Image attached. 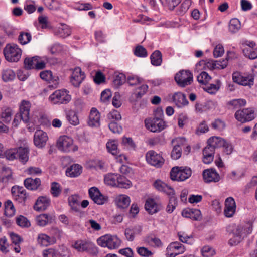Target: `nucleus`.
Segmentation results:
<instances>
[{
  "mask_svg": "<svg viewBox=\"0 0 257 257\" xmlns=\"http://www.w3.org/2000/svg\"><path fill=\"white\" fill-rule=\"evenodd\" d=\"M253 228L252 223L247 222L242 224H231L227 227V231L229 235L239 236L243 237L244 234H250Z\"/></svg>",
  "mask_w": 257,
  "mask_h": 257,
  "instance_id": "obj_1",
  "label": "nucleus"
},
{
  "mask_svg": "<svg viewBox=\"0 0 257 257\" xmlns=\"http://www.w3.org/2000/svg\"><path fill=\"white\" fill-rule=\"evenodd\" d=\"M6 59L9 62H18L21 57L22 50L16 44H7L4 49Z\"/></svg>",
  "mask_w": 257,
  "mask_h": 257,
  "instance_id": "obj_2",
  "label": "nucleus"
},
{
  "mask_svg": "<svg viewBox=\"0 0 257 257\" xmlns=\"http://www.w3.org/2000/svg\"><path fill=\"white\" fill-rule=\"evenodd\" d=\"M192 174V170L187 167H174L170 172V178L172 180L183 181L189 178Z\"/></svg>",
  "mask_w": 257,
  "mask_h": 257,
  "instance_id": "obj_3",
  "label": "nucleus"
},
{
  "mask_svg": "<svg viewBox=\"0 0 257 257\" xmlns=\"http://www.w3.org/2000/svg\"><path fill=\"white\" fill-rule=\"evenodd\" d=\"M71 99L69 91L65 89L57 90L49 97V101L54 104H67Z\"/></svg>",
  "mask_w": 257,
  "mask_h": 257,
  "instance_id": "obj_4",
  "label": "nucleus"
},
{
  "mask_svg": "<svg viewBox=\"0 0 257 257\" xmlns=\"http://www.w3.org/2000/svg\"><path fill=\"white\" fill-rule=\"evenodd\" d=\"M121 240L116 236L105 235L97 239V243L101 246L107 247L110 249L118 248L121 244Z\"/></svg>",
  "mask_w": 257,
  "mask_h": 257,
  "instance_id": "obj_5",
  "label": "nucleus"
},
{
  "mask_svg": "<svg viewBox=\"0 0 257 257\" xmlns=\"http://www.w3.org/2000/svg\"><path fill=\"white\" fill-rule=\"evenodd\" d=\"M58 149L64 152H75L78 150V147L73 144V139L67 136H61L57 141Z\"/></svg>",
  "mask_w": 257,
  "mask_h": 257,
  "instance_id": "obj_6",
  "label": "nucleus"
},
{
  "mask_svg": "<svg viewBox=\"0 0 257 257\" xmlns=\"http://www.w3.org/2000/svg\"><path fill=\"white\" fill-rule=\"evenodd\" d=\"M227 65V60H223L222 61H208L206 62L205 61L202 60L200 61L196 65V70L197 71L206 69L207 68L209 69H223Z\"/></svg>",
  "mask_w": 257,
  "mask_h": 257,
  "instance_id": "obj_7",
  "label": "nucleus"
},
{
  "mask_svg": "<svg viewBox=\"0 0 257 257\" xmlns=\"http://www.w3.org/2000/svg\"><path fill=\"white\" fill-rule=\"evenodd\" d=\"M145 126L147 130L153 133L162 131L166 127L165 122L161 118L155 117L145 120Z\"/></svg>",
  "mask_w": 257,
  "mask_h": 257,
  "instance_id": "obj_8",
  "label": "nucleus"
},
{
  "mask_svg": "<svg viewBox=\"0 0 257 257\" xmlns=\"http://www.w3.org/2000/svg\"><path fill=\"white\" fill-rule=\"evenodd\" d=\"M175 80L179 86L184 87L191 83L193 75L189 71L181 70L176 74Z\"/></svg>",
  "mask_w": 257,
  "mask_h": 257,
  "instance_id": "obj_9",
  "label": "nucleus"
},
{
  "mask_svg": "<svg viewBox=\"0 0 257 257\" xmlns=\"http://www.w3.org/2000/svg\"><path fill=\"white\" fill-rule=\"evenodd\" d=\"M186 249L185 246L178 241L170 243L166 249V257H175L184 253Z\"/></svg>",
  "mask_w": 257,
  "mask_h": 257,
  "instance_id": "obj_10",
  "label": "nucleus"
},
{
  "mask_svg": "<svg viewBox=\"0 0 257 257\" xmlns=\"http://www.w3.org/2000/svg\"><path fill=\"white\" fill-rule=\"evenodd\" d=\"M146 159L149 164L158 168L161 167L164 163V159L162 155L153 150L147 152Z\"/></svg>",
  "mask_w": 257,
  "mask_h": 257,
  "instance_id": "obj_11",
  "label": "nucleus"
},
{
  "mask_svg": "<svg viewBox=\"0 0 257 257\" xmlns=\"http://www.w3.org/2000/svg\"><path fill=\"white\" fill-rule=\"evenodd\" d=\"M72 247L79 252L87 251L90 253H93L95 249V244L90 241L79 240L76 241Z\"/></svg>",
  "mask_w": 257,
  "mask_h": 257,
  "instance_id": "obj_12",
  "label": "nucleus"
},
{
  "mask_svg": "<svg viewBox=\"0 0 257 257\" xmlns=\"http://www.w3.org/2000/svg\"><path fill=\"white\" fill-rule=\"evenodd\" d=\"M13 199L19 203H24L28 197L26 190L20 186H13L11 189Z\"/></svg>",
  "mask_w": 257,
  "mask_h": 257,
  "instance_id": "obj_13",
  "label": "nucleus"
},
{
  "mask_svg": "<svg viewBox=\"0 0 257 257\" xmlns=\"http://www.w3.org/2000/svg\"><path fill=\"white\" fill-rule=\"evenodd\" d=\"M236 204L234 199L232 197L227 198L224 202V214L225 217H232L235 213Z\"/></svg>",
  "mask_w": 257,
  "mask_h": 257,
  "instance_id": "obj_14",
  "label": "nucleus"
},
{
  "mask_svg": "<svg viewBox=\"0 0 257 257\" xmlns=\"http://www.w3.org/2000/svg\"><path fill=\"white\" fill-rule=\"evenodd\" d=\"M186 142V140L183 138H178L173 140L172 142L174 144V146L171 152V157L174 160L179 159L182 154L181 146H183Z\"/></svg>",
  "mask_w": 257,
  "mask_h": 257,
  "instance_id": "obj_15",
  "label": "nucleus"
},
{
  "mask_svg": "<svg viewBox=\"0 0 257 257\" xmlns=\"http://www.w3.org/2000/svg\"><path fill=\"white\" fill-rule=\"evenodd\" d=\"M48 140V137L47 133L42 130H37L34 135V143L35 145L38 148L44 147L47 141Z\"/></svg>",
  "mask_w": 257,
  "mask_h": 257,
  "instance_id": "obj_16",
  "label": "nucleus"
},
{
  "mask_svg": "<svg viewBox=\"0 0 257 257\" xmlns=\"http://www.w3.org/2000/svg\"><path fill=\"white\" fill-rule=\"evenodd\" d=\"M203 178L205 182H218L220 177L219 174L214 169H208L203 171Z\"/></svg>",
  "mask_w": 257,
  "mask_h": 257,
  "instance_id": "obj_17",
  "label": "nucleus"
},
{
  "mask_svg": "<svg viewBox=\"0 0 257 257\" xmlns=\"http://www.w3.org/2000/svg\"><path fill=\"white\" fill-rule=\"evenodd\" d=\"M84 78V73L82 72L81 69L80 67H76L72 72L71 82L75 87H78Z\"/></svg>",
  "mask_w": 257,
  "mask_h": 257,
  "instance_id": "obj_18",
  "label": "nucleus"
},
{
  "mask_svg": "<svg viewBox=\"0 0 257 257\" xmlns=\"http://www.w3.org/2000/svg\"><path fill=\"white\" fill-rule=\"evenodd\" d=\"M233 82L243 86H251L253 84V79L243 76L239 72H234L232 74Z\"/></svg>",
  "mask_w": 257,
  "mask_h": 257,
  "instance_id": "obj_19",
  "label": "nucleus"
},
{
  "mask_svg": "<svg viewBox=\"0 0 257 257\" xmlns=\"http://www.w3.org/2000/svg\"><path fill=\"white\" fill-rule=\"evenodd\" d=\"M153 186L159 191L163 192L168 195L172 196L174 194V189L160 180H156L154 183Z\"/></svg>",
  "mask_w": 257,
  "mask_h": 257,
  "instance_id": "obj_20",
  "label": "nucleus"
},
{
  "mask_svg": "<svg viewBox=\"0 0 257 257\" xmlns=\"http://www.w3.org/2000/svg\"><path fill=\"white\" fill-rule=\"evenodd\" d=\"M170 97L178 107H184L188 103L185 95L180 92H175L171 94Z\"/></svg>",
  "mask_w": 257,
  "mask_h": 257,
  "instance_id": "obj_21",
  "label": "nucleus"
},
{
  "mask_svg": "<svg viewBox=\"0 0 257 257\" xmlns=\"http://www.w3.org/2000/svg\"><path fill=\"white\" fill-rule=\"evenodd\" d=\"M145 207L149 213L153 214L162 209V206L160 203L155 202L153 199H149L146 202Z\"/></svg>",
  "mask_w": 257,
  "mask_h": 257,
  "instance_id": "obj_22",
  "label": "nucleus"
},
{
  "mask_svg": "<svg viewBox=\"0 0 257 257\" xmlns=\"http://www.w3.org/2000/svg\"><path fill=\"white\" fill-rule=\"evenodd\" d=\"M22 143L23 144V146L17 148L19 150V151H18V158L19 159L22 163H25L29 159V149L25 140H23Z\"/></svg>",
  "mask_w": 257,
  "mask_h": 257,
  "instance_id": "obj_23",
  "label": "nucleus"
},
{
  "mask_svg": "<svg viewBox=\"0 0 257 257\" xmlns=\"http://www.w3.org/2000/svg\"><path fill=\"white\" fill-rule=\"evenodd\" d=\"M37 242L40 245L46 247L55 243L56 239L55 237H50L46 234L41 233L38 235Z\"/></svg>",
  "mask_w": 257,
  "mask_h": 257,
  "instance_id": "obj_24",
  "label": "nucleus"
},
{
  "mask_svg": "<svg viewBox=\"0 0 257 257\" xmlns=\"http://www.w3.org/2000/svg\"><path fill=\"white\" fill-rule=\"evenodd\" d=\"M81 197L78 194H74L68 198V202L71 209L74 212H79Z\"/></svg>",
  "mask_w": 257,
  "mask_h": 257,
  "instance_id": "obj_25",
  "label": "nucleus"
},
{
  "mask_svg": "<svg viewBox=\"0 0 257 257\" xmlns=\"http://www.w3.org/2000/svg\"><path fill=\"white\" fill-rule=\"evenodd\" d=\"M50 203L49 198L45 196L39 197L35 203L34 208L37 211L45 210Z\"/></svg>",
  "mask_w": 257,
  "mask_h": 257,
  "instance_id": "obj_26",
  "label": "nucleus"
},
{
  "mask_svg": "<svg viewBox=\"0 0 257 257\" xmlns=\"http://www.w3.org/2000/svg\"><path fill=\"white\" fill-rule=\"evenodd\" d=\"M215 150L208 145L203 150V162L205 164L211 163L214 159Z\"/></svg>",
  "mask_w": 257,
  "mask_h": 257,
  "instance_id": "obj_27",
  "label": "nucleus"
},
{
  "mask_svg": "<svg viewBox=\"0 0 257 257\" xmlns=\"http://www.w3.org/2000/svg\"><path fill=\"white\" fill-rule=\"evenodd\" d=\"M142 229L140 226H132L126 228L125 230V236L128 241H133L135 236L139 234Z\"/></svg>",
  "mask_w": 257,
  "mask_h": 257,
  "instance_id": "obj_28",
  "label": "nucleus"
},
{
  "mask_svg": "<svg viewBox=\"0 0 257 257\" xmlns=\"http://www.w3.org/2000/svg\"><path fill=\"white\" fill-rule=\"evenodd\" d=\"M24 183L26 188L34 190L37 189L41 185V180L37 178L35 179L28 178L25 180Z\"/></svg>",
  "mask_w": 257,
  "mask_h": 257,
  "instance_id": "obj_29",
  "label": "nucleus"
},
{
  "mask_svg": "<svg viewBox=\"0 0 257 257\" xmlns=\"http://www.w3.org/2000/svg\"><path fill=\"white\" fill-rule=\"evenodd\" d=\"M119 174L108 173L104 178V183L107 185L117 187Z\"/></svg>",
  "mask_w": 257,
  "mask_h": 257,
  "instance_id": "obj_30",
  "label": "nucleus"
},
{
  "mask_svg": "<svg viewBox=\"0 0 257 257\" xmlns=\"http://www.w3.org/2000/svg\"><path fill=\"white\" fill-rule=\"evenodd\" d=\"M225 143V140L218 137H211L207 141V145L211 148H213V150H215L216 148L222 147Z\"/></svg>",
  "mask_w": 257,
  "mask_h": 257,
  "instance_id": "obj_31",
  "label": "nucleus"
},
{
  "mask_svg": "<svg viewBox=\"0 0 257 257\" xmlns=\"http://www.w3.org/2000/svg\"><path fill=\"white\" fill-rule=\"evenodd\" d=\"M130 197L125 195H119L115 199V203L117 206L121 208L127 207L130 203Z\"/></svg>",
  "mask_w": 257,
  "mask_h": 257,
  "instance_id": "obj_32",
  "label": "nucleus"
},
{
  "mask_svg": "<svg viewBox=\"0 0 257 257\" xmlns=\"http://www.w3.org/2000/svg\"><path fill=\"white\" fill-rule=\"evenodd\" d=\"M40 76L43 80L49 81V83H51V81L53 82L55 86L53 87V86L52 85L53 87H56L57 85L58 84V77H57L55 79L53 78L52 72L50 71H44L41 72L40 74ZM49 86L50 87L51 85H49Z\"/></svg>",
  "mask_w": 257,
  "mask_h": 257,
  "instance_id": "obj_33",
  "label": "nucleus"
},
{
  "mask_svg": "<svg viewBox=\"0 0 257 257\" xmlns=\"http://www.w3.org/2000/svg\"><path fill=\"white\" fill-rule=\"evenodd\" d=\"M82 168L80 165L74 164L67 169L66 174L67 176L71 177H77L82 173Z\"/></svg>",
  "mask_w": 257,
  "mask_h": 257,
  "instance_id": "obj_34",
  "label": "nucleus"
},
{
  "mask_svg": "<svg viewBox=\"0 0 257 257\" xmlns=\"http://www.w3.org/2000/svg\"><path fill=\"white\" fill-rule=\"evenodd\" d=\"M246 104V101L244 99H233L227 102V105L228 107L236 109V112H239V110L238 109L240 107L245 106Z\"/></svg>",
  "mask_w": 257,
  "mask_h": 257,
  "instance_id": "obj_35",
  "label": "nucleus"
},
{
  "mask_svg": "<svg viewBox=\"0 0 257 257\" xmlns=\"http://www.w3.org/2000/svg\"><path fill=\"white\" fill-rule=\"evenodd\" d=\"M242 51L244 56L250 59L257 58V49H254L246 45H243Z\"/></svg>",
  "mask_w": 257,
  "mask_h": 257,
  "instance_id": "obj_36",
  "label": "nucleus"
},
{
  "mask_svg": "<svg viewBox=\"0 0 257 257\" xmlns=\"http://www.w3.org/2000/svg\"><path fill=\"white\" fill-rule=\"evenodd\" d=\"M236 119L241 123H245L253 120L255 116L254 113H235Z\"/></svg>",
  "mask_w": 257,
  "mask_h": 257,
  "instance_id": "obj_37",
  "label": "nucleus"
},
{
  "mask_svg": "<svg viewBox=\"0 0 257 257\" xmlns=\"http://www.w3.org/2000/svg\"><path fill=\"white\" fill-rule=\"evenodd\" d=\"M151 64L155 66H160L162 62V54L159 50L155 51L150 56Z\"/></svg>",
  "mask_w": 257,
  "mask_h": 257,
  "instance_id": "obj_38",
  "label": "nucleus"
},
{
  "mask_svg": "<svg viewBox=\"0 0 257 257\" xmlns=\"http://www.w3.org/2000/svg\"><path fill=\"white\" fill-rule=\"evenodd\" d=\"M106 148L108 152L113 155H117L119 154L118 149V142L116 140H110L106 144Z\"/></svg>",
  "mask_w": 257,
  "mask_h": 257,
  "instance_id": "obj_39",
  "label": "nucleus"
},
{
  "mask_svg": "<svg viewBox=\"0 0 257 257\" xmlns=\"http://www.w3.org/2000/svg\"><path fill=\"white\" fill-rule=\"evenodd\" d=\"M16 210L12 202L8 200L5 203V214L8 217H12L15 214Z\"/></svg>",
  "mask_w": 257,
  "mask_h": 257,
  "instance_id": "obj_40",
  "label": "nucleus"
},
{
  "mask_svg": "<svg viewBox=\"0 0 257 257\" xmlns=\"http://www.w3.org/2000/svg\"><path fill=\"white\" fill-rule=\"evenodd\" d=\"M229 31L232 33H235L238 31L241 28V24L238 19H232L229 24Z\"/></svg>",
  "mask_w": 257,
  "mask_h": 257,
  "instance_id": "obj_41",
  "label": "nucleus"
},
{
  "mask_svg": "<svg viewBox=\"0 0 257 257\" xmlns=\"http://www.w3.org/2000/svg\"><path fill=\"white\" fill-rule=\"evenodd\" d=\"M132 186V183L131 181L127 179L125 177L119 174V177H118V184L117 185V187L123 188H129Z\"/></svg>",
  "mask_w": 257,
  "mask_h": 257,
  "instance_id": "obj_42",
  "label": "nucleus"
},
{
  "mask_svg": "<svg viewBox=\"0 0 257 257\" xmlns=\"http://www.w3.org/2000/svg\"><path fill=\"white\" fill-rule=\"evenodd\" d=\"M56 33L60 37L65 38L70 35L71 30L67 25H63L57 29Z\"/></svg>",
  "mask_w": 257,
  "mask_h": 257,
  "instance_id": "obj_43",
  "label": "nucleus"
},
{
  "mask_svg": "<svg viewBox=\"0 0 257 257\" xmlns=\"http://www.w3.org/2000/svg\"><path fill=\"white\" fill-rule=\"evenodd\" d=\"M37 56H35L32 58H26L24 60L25 68L27 69L35 68L37 63Z\"/></svg>",
  "mask_w": 257,
  "mask_h": 257,
  "instance_id": "obj_44",
  "label": "nucleus"
},
{
  "mask_svg": "<svg viewBox=\"0 0 257 257\" xmlns=\"http://www.w3.org/2000/svg\"><path fill=\"white\" fill-rule=\"evenodd\" d=\"M50 192L54 197H58L61 193L60 185L56 182H53L51 184Z\"/></svg>",
  "mask_w": 257,
  "mask_h": 257,
  "instance_id": "obj_45",
  "label": "nucleus"
},
{
  "mask_svg": "<svg viewBox=\"0 0 257 257\" xmlns=\"http://www.w3.org/2000/svg\"><path fill=\"white\" fill-rule=\"evenodd\" d=\"M50 217L46 214L40 215L36 218L37 224L41 226H45L50 221Z\"/></svg>",
  "mask_w": 257,
  "mask_h": 257,
  "instance_id": "obj_46",
  "label": "nucleus"
},
{
  "mask_svg": "<svg viewBox=\"0 0 257 257\" xmlns=\"http://www.w3.org/2000/svg\"><path fill=\"white\" fill-rule=\"evenodd\" d=\"M212 127L218 131H222L225 126V122L220 119H216L211 123Z\"/></svg>",
  "mask_w": 257,
  "mask_h": 257,
  "instance_id": "obj_47",
  "label": "nucleus"
},
{
  "mask_svg": "<svg viewBox=\"0 0 257 257\" xmlns=\"http://www.w3.org/2000/svg\"><path fill=\"white\" fill-rule=\"evenodd\" d=\"M33 113H17V117L20 118L25 123L35 122V120L32 118Z\"/></svg>",
  "mask_w": 257,
  "mask_h": 257,
  "instance_id": "obj_48",
  "label": "nucleus"
},
{
  "mask_svg": "<svg viewBox=\"0 0 257 257\" xmlns=\"http://www.w3.org/2000/svg\"><path fill=\"white\" fill-rule=\"evenodd\" d=\"M18 151L17 148L10 149L6 151L5 156L6 158L9 160H13L18 158Z\"/></svg>",
  "mask_w": 257,
  "mask_h": 257,
  "instance_id": "obj_49",
  "label": "nucleus"
},
{
  "mask_svg": "<svg viewBox=\"0 0 257 257\" xmlns=\"http://www.w3.org/2000/svg\"><path fill=\"white\" fill-rule=\"evenodd\" d=\"M211 77L206 72L203 71L197 76L198 81L202 84H207L211 79Z\"/></svg>",
  "mask_w": 257,
  "mask_h": 257,
  "instance_id": "obj_50",
  "label": "nucleus"
},
{
  "mask_svg": "<svg viewBox=\"0 0 257 257\" xmlns=\"http://www.w3.org/2000/svg\"><path fill=\"white\" fill-rule=\"evenodd\" d=\"M17 224L22 227H28L30 226V222L24 216L20 215L16 218Z\"/></svg>",
  "mask_w": 257,
  "mask_h": 257,
  "instance_id": "obj_51",
  "label": "nucleus"
},
{
  "mask_svg": "<svg viewBox=\"0 0 257 257\" xmlns=\"http://www.w3.org/2000/svg\"><path fill=\"white\" fill-rule=\"evenodd\" d=\"M31 107V104L29 101L23 100L19 105V112H29Z\"/></svg>",
  "mask_w": 257,
  "mask_h": 257,
  "instance_id": "obj_52",
  "label": "nucleus"
},
{
  "mask_svg": "<svg viewBox=\"0 0 257 257\" xmlns=\"http://www.w3.org/2000/svg\"><path fill=\"white\" fill-rule=\"evenodd\" d=\"M31 39V34L29 33L22 32L19 36L18 40L19 42L23 45L26 44Z\"/></svg>",
  "mask_w": 257,
  "mask_h": 257,
  "instance_id": "obj_53",
  "label": "nucleus"
},
{
  "mask_svg": "<svg viewBox=\"0 0 257 257\" xmlns=\"http://www.w3.org/2000/svg\"><path fill=\"white\" fill-rule=\"evenodd\" d=\"M201 253L203 257H212L215 254V252L210 246H205L201 249Z\"/></svg>",
  "mask_w": 257,
  "mask_h": 257,
  "instance_id": "obj_54",
  "label": "nucleus"
},
{
  "mask_svg": "<svg viewBox=\"0 0 257 257\" xmlns=\"http://www.w3.org/2000/svg\"><path fill=\"white\" fill-rule=\"evenodd\" d=\"M134 54L139 57H146L147 56V51L146 49L142 46H137L134 51Z\"/></svg>",
  "mask_w": 257,
  "mask_h": 257,
  "instance_id": "obj_55",
  "label": "nucleus"
},
{
  "mask_svg": "<svg viewBox=\"0 0 257 257\" xmlns=\"http://www.w3.org/2000/svg\"><path fill=\"white\" fill-rule=\"evenodd\" d=\"M14 72L11 70H6L3 72L2 79L4 81L12 80L15 78Z\"/></svg>",
  "mask_w": 257,
  "mask_h": 257,
  "instance_id": "obj_56",
  "label": "nucleus"
},
{
  "mask_svg": "<svg viewBox=\"0 0 257 257\" xmlns=\"http://www.w3.org/2000/svg\"><path fill=\"white\" fill-rule=\"evenodd\" d=\"M138 253L143 257H152L153 253L148 248L144 247H140L137 248Z\"/></svg>",
  "mask_w": 257,
  "mask_h": 257,
  "instance_id": "obj_57",
  "label": "nucleus"
},
{
  "mask_svg": "<svg viewBox=\"0 0 257 257\" xmlns=\"http://www.w3.org/2000/svg\"><path fill=\"white\" fill-rule=\"evenodd\" d=\"M176 204L177 199L174 196L170 197L169 204L166 208V211L168 213H171L175 208Z\"/></svg>",
  "mask_w": 257,
  "mask_h": 257,
  "instance_id": "obj_58",
  "label": "nucleus"
},
{
  "mask_svg": "<svg viewBox=\"0 0 257 257\" xmlns=\"http://www.w3.org/2000/svg\"><path fill=\"white\" fill-rule=\"evenodd\" d=\"M24 10L26 11L29 14L34 12L36 8L35 5V2L32 1H27L24 6Z\"/></svg>",
  "mask_w": 257,
  "mask_h": 257,
  "instance_id": "obj_59",
  "label": "nucleus"
},
{
  "mask_svg": "<svg viewBox=\"0 0 257 257\" xmlns=\"http://www.w3.org/2000/svg\"><path fill=\"white\" fill-rule=\"evenodd\" d=\"M111 96L112 93L111 91L108 89H106L101 92L100 100L104 103H106L110 100Z\"/></svg>",
  "mask_w": 257,
  "mask_h": 257,
  "instance_id": "obj_60",
  "label": "nucleus"
},
{
  "mask_svg": "<svg viewBox=\"0 0 257 257\" xmlns=\"http://www.w3.org/2000/svg\"><path fill=\"white\" fill-rule=\"evenodd\" d=\"M230 238L228 240V243L231 246H236L238 244H239L242 240L243 237H240L239 236H235V235H230Z\"/></svg>",
  "mask_w": 257,
  "mask_h": 257,
  "instance_id": "obj_61",
  "label": "nucleus"
},
{
  "mask_svg": "<svg viewBox=\"0 0 257 257\" xmlns=\"http://www.w3.org/2000/svg\"><path fill=\"white\" fill-rule=\"evenodd\" d=\"M67 118L72 125H76L79 123L78 116L76 113H68L67 115Z\"/></svg>",
  "mask_w": 257,
  "mask_h": 257,
  "instance_id": "obj_62",
  "label": "nucleus"
},
{
  "mask_svg": "<svg viewBox=\"0 0 257 257\" xmlns=\"http://www.w3.org/2000/svg\"><path fill=\"white\" fill-rule=\"evenodd\" d=\"M125 81V76L124 74L120 73L117 75L113 80L114 85L118 87L121 85Z\"/></svg>",
  "mask_w": 257,
  "mask_h": 257,
  "instance_id": "obj_63",
  "label": "nucleus"
},
{
  "mask_svg": "<svg viewBox=\"0 0 257 257\" xmlns=\"http://www.w3.org/2000/svg\"><path fill=\"white\" fill-rule=\"evenodd\" d=\"M57 254V250L53 248L44 249L42 252L43 257H55Z\"/></svg>",
  "mask_w": 257,
  "mask_h": 257,
  "instance_id": "obj_64",
  "label": "nucleus"
}]
</instances>
